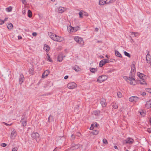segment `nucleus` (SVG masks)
<instances>
[{
	"instance_id": "864d4df0",
	"label": "nucleus",
	"mask_w": 151,
	"mask_h": 151,
	"mask_svg": "<svg viewBox=\"0 0 151 151\" xmlns=\"http://www.w3.org/2000/svg\"><path fill=\"white\" fill-rule=\"evenodd\" d=\"M4 23V22L3 20L0 19V24L1 25Z\"/></svg>"
},
{
	"instance_id": "3c124183",
	"label": "nucleus",
	"mask_w": 151,
	"mask_h": 151,
	"mask_svg": "<svg viewBox=\"0 0 151 151\" xmlns=\"http://www.w3.org/2000/svg\"><path fill=\"white\" fill-rule=\"evenodd\" d=\"M81 135V133L80 132H77L76 133V135L78 137H80Z\"/></svg>"
},
{
	"instance_id": "f704fd0d",
	"label": "nucleus",
	"mask_w": 151,
	"mask_h": 151,
	"mask_svg": "<svg viewBox=\"0 0 151 151\" xmlns=\"http://www.w3.org/2000/svg\"><path fill=\"white\" fill-rule=\"evenodd\" d=\"M116 0H106V1H107V3L109 4L111 3H112L114 2Z\"/></svg>"
},
{
	"instance_id": "8fccbe9b",
	"label": "nucleus",
	"mask_w": 151,
	"mask_h": 151,
	"mask_svg": "<svg viewBox=\"0 0 151 151\" xmlns=\"http://www.w3.org/2000/svg\"><path fill=\"white\" fill-rule=\"evenodd\" d=\"M94 114L95 115H98L99 113V111H96L94 112Z\"/></svg>"
},
{
	"instance_id": "603ef678",
	"label": "nucleus",
	"mask_w": 151,
	"mask_h": 151,
	"mask_svg": "<svg viewBox=\"0 0 151 151\" xmlns=\"http://www.w3.org/2000/svg\"><path fill=\"white\" fill-rule=\"evenodd\" d=\"M22 1L23 4H26L27 2L26 0H22Z\"/></svg>"
},
{
	"instance_id": "4468645a",
	"label": "nucleus",
	"mask_w": 151,
	"mask_h": 151,
	"mask_svg": "<svg viewBox=\"0 0 151 151\" xmlns=\"http://www.w3.org/2000/svg\"><path fill=\"white\" fill-rule=\"evenodd\" d=\"M100 103L103 107H105L107 104L106 100L103 98L101 99Z\"/></svg>"
},
{
	"instance_id": "a19ab883",
	"label": "nucleus",
	"mask_w": 151,
	"mask_h": 151,
	"mask_svg": "<svg viewBox=\"0 0 151 151\" xmlns=\"http://www.w3.org/2000/svg\"><path fill=\"white\" fill-rule=\"evenodd\" d=\"M103 142L104 144H107L108 143L107 140L106 139H103Z\"/></svg>"
},
{
	"instance_id": "c85d7f7f",
	"label": "nucleus",
	"mask_w": 151,
	"mask_h": 151,
	"mask_svg": "<svg viewBox=\"0 0 151 151\" xmlns=\"http://www.w3.org/2000/svg\"><path fill=\"white\" fill-rule=\"evenodd\" d=\"M7 27L9 29H11L13 27V25L11 23H10L7 26Z\"/></svg>"
},
{
	"instance_id": "aec40b11",
	"label": "nucleus",
	"mask_w": 151,
	"mask_h": 151,
	"mask_svg": "<svg viewBox=\"0 0 151 151\" xmlns=\"http://www.w3.org/2000/svg\"><path fill=\"white\" fill-rule=\"evenodd\" d=\"M16 135H17V133H16V131L14 130H13L11 132V138H14V137H16Z\"/></svg>"
},
{
	"instance_id": "20e7f679",
	"label": "nucleus",
	"mask_w": 151,
	"mask_h": 151,
	"mask_svg": "<svg viewBox=\"0 0 151 151\" xmlns=\"http://www.w3.org/2000/svg\"><path fill=\"white\" fill-rule=\"evenodd\" d=\"M80 29V27L79 26H77L75 27H73L70 26L68 28V30L69 31L70 33L73 32H76Z\"/></svg>"
},
{
	"instance_id": "2f4dec72",
	"label": "nucleus",
	"mask_w": 151,
	"mask_h": 151,
	"mask_svg": "<svg viewBox=\"0 0 151 151\" xmlns=\"http://www.w3.org/2000/svg\"><path fill=\"white\" fill-rule=\"evenodd\" d=\"M28 17L30 18H31L32 17V12L30 10H28Z\"/></svg>"
},
{
	"instance_id": "ddd939ff",
	"label": "nucleus",
	"mask_w": 151,
	"mask_h": 151,
	"mask_svg": "<svg viewBox=\"0 0 151 151\" xmlns=\"http://www.w3.org/2000/svg\"><path fill=\"white\" fill-rule=\"evenodd\" d=\"M108 62V60L107 59H103L100 62L99 65V66L100 67H102L106 63Z\"/></svg>"
},
{
	"instance_id": "4c0bfd02",
	"label": "nucleus",
	"mask_w": 151,
	"mask_h": 151,
	"mask_svg": "<svg viewBox=\"0 0 151 151\" xmlns=\"http://www.w3.org/2000/svg\"><path fill=\"white\" fill-rule=\"evenodd\" d=\"M124 54L126 56H127L129 58L130 57V54L129 53L126 51L124 52Z\"/></svg>"
},
{
	"instance_id": "72a5a7b5",
	"label": "nucleus",
	"mask_w": 151,
	"mask_h": 151,
	"mask_svg": "<svg viewBox=\"0 0 151 151\" xmlns=\"http://www.w3.org/2000/svg\"><path fill=\"white\" fill-rule=\"evenodd\" d=\"M140 83L141 84L145 85L146 84V83L144 81L143 79H141V80L139 81Z\"/></svg>"
},
{
	"instance_id": "680f3d73",
	"label": "nucleus",
	"mask_w": 151,
	"mask_h": 151,
	"mask_svg": "<svg viewBox=\"0 0 151 151\" xmlns=\"http://www.w3.org/2000/svg\"><path fill=\"white\" fill-rule=\"evenodd\" d=\"M147 90L148 92L151 93V88H148Z\"/></svg>"
},
{
	"instance_id": "2eb2a0df",
	"label": "nucleus",
	"mask_w": 151,
	"mask_h": 151,
	"mask_svg": "<svg viewBox=\"0 0 151 151\" xmlns=\"http://www.w3.org/2000/svg\"><path fill=\"white\" fill-rule=\"evenodd\" d=\"M129 80L130 81L129 83L131 85H135V82L134 78L133 77H129Z\"/></svg>"
},
{
	"instance_id": "9d476101",
	"label": "nucleus",
	"mask_w": 151,
	"mask_h": 151,
	"mask_svg": "<svg viewBox=\"0 0 151 151\" xmlns=\"http://www.w3.org/2000/svg\"><path fill=\"white\" fill-rule=\"evenodd\" d=\"M21 120V122H22V124L23 126H25L26 125V122H27V117L24 116H22Z\"/></svg>"
},
{
	"instance_id": "f257e3e1",
	"label": "nucleus",
	"mask_w": 151,
	"mask_h": 151,
	"mask_svg": "<svg viewBox=\"0 0 151 151\" xmlns=\"http://www.w3.org/2000/svg\"><path fill=\"white\" fill-rule=\"evenodd\" d=\"M48 34L50 38L55 41L61 42L63 41V38L60 37L51 32H48Z\"/></svg>"
},
{
	"instance_id": "6e6552de",
	"label": "nucleus",
	"mask_w": 151,
	"mask_h": 151,
	"mask_svg": "<svg viewBox=\"0 0 151 151\" xmlns=\"http://www.w3.org/2000/svg\"><path fill=\"white\" fill-rule=\"evenodd\" d=\"M133 142L134 140L133 139L130 137H128L124 141V142L125 144H131L133 143Z\"/></svg>"
},
{
	"instance_id": "e433bc0d",
	"label": "nucleus",
	"mask_w": 151,
	"mask_h": 151,
	"mask_svg": "<svg viewBox=\"0 0 151 151\" xmlns=\"http://www.w3.org/2000/svg\"><path fill=\"white\" fill-rule=\"evenodd\" d=\"M83 11H80L79 12V17L80 18H82L83 17V16H82L83 15Z\"/></svg>"
},
{
	"instance_id": "49530a36",
	"label": "nucleus",
	"mask_w": 151,
	"mask_h": 151,
	"mask_svg": "<svg viewBox=\"0 0 151 151\" xmlns=\"http://www.w3.org/2000/svg\"><path fill=\"white\" fill-rule=\"evenodd\" d=\"M6 144L4 143H2L1 144V146L4 147H6Z\"/></svg>"
},
{
	"instance_id": "774afa93",
	"label": "nucleus",
	"mask_w": 151,
	"mask_h": 151,
	"mask_svg": "<svg viewBox=\"0 0 151 151\" xmlns=\"http://www.w3.org/2000/svg\"><path fill=\"white\" fill-rule=\"evenodd\" d=\"M99 58H104V57L102 55H100L99 56Z\"/></svg>"
},
{
	"instance_id": "c9c22d12",
	"label": "nucleus",
	"mask_w": 151,
	"mask_h": 151,
	"mask_svg": "<svg viewBox=\"0 0 151 151\" xmlns=\"http://www.w3.org/2000/svg\"><path fill=\"white\" fill-rule=\"evenodd\" d=\"M113 107L115 109H116L118 108V105L116 103L112 105Z\"/></svg>"
},
{
	"instance_id": "ea45409f",
	"label": "nucleus",
	"mask_w": 151,
	"mask_h": 151,
	"mask_svg": "<svg viewBox=\"0 0 151 151\" xmlns=\"http://www.w3.org/2000/svg\"><path fill=\"white\" fill-rule=\"evenodd\" d=\"M117 95L118 97L121 98L122 97V94L121 92H118L117 93Z\"/></svg>"
},
{
	"instance_id": "4d7b16f0",
	"label": "nucleus",
	"mask_w": 151,
	"mask_h": 151,
	"mask_svg": "<svg viewBox=\"0 0 151 151\" xmlns=\"http://www.w3.org/2000/svg\"><path fill=\"white\" fill-rule=\"evenodd\" d=\"M141 94L142 96L145 95H146V93L145 92H141Z\"/></svg>"
},
{
	"instance_id": "6e6d98bb",
	"label": "nucleus",
	"mask_w": 151,
	"mask_h": 151,
	"mask_svg": "<svg viewBox=\"0 0 151 151\" xmlns=\"http://www.w3.org/2000/svg\"><path fill=\"white\" fill-rule=\"evenodd\" d=\"M3 123L6 125L8 126H10L12 124H8L7 123L4 122H3Z\"/></svg>"
},
{
	"instance_id": "bf43d9fd",
	"label": "nucleus",
	"mask_w": 151,
	"mask_h": 151,
	"mask_svg": "<svg viewBox=\"0 0 151 151\" xmlns=\"http://www.w3.org/2000/svg\"><path fill=\"white\" fill-rule=\"evenodd\" d=\"M32 35L34 36H36L37 35V34L36 32H34L32 33Z\"/></svg>"
},
{
	"instance_id": "a18cd8bd",
	"label": "nucleus",
	"mask_w": 151,
	"mask_h": 151,
	"mask_svg": "<svg viewBox=\"0 0 151 151\" xmlns=\"http://www.w3.org/2000/svg\"><path fill=\"white\" fill-rule=\"evenodd\" d=\"M79 106L78 105H76L75 108V110H77L79 109Z\"/></svg>"
},
{
	"instance_id": "393cba45",
	"label": "nucleus",
	"mask_w": 151,
	"mask_h": 151,
	"mask_svg": "<svg viewBox=\"0 0 151 151\" xmlns=\"http://www.w3.org/2000/svg\"><path fill=\"white\" fill-rule=\"evenodd\" d=\"M115 54L116 56L120 58H122V57L121 54L117 50L115 51Z\"/></svg>"
},
{
	"instance_id": "338daca9",
	"label": "nucleus",
	"mask_w": 151,
	"mask_h": 151,
	"mask_svg": "<svg viewBox=\"0 0 151 151\" xmlns=\"http://www.w3.org/2000/svg\"><path fill=\"white\" fill-rule=\"evenodd\" d=\"M22 37L21 36H18V39L19 40L21 39H22Z\"/></svg>"
},
{
	"instance_id": "37998d69",
	"label": "nucleus",
	"mask_w": 151,
	"mask_h": 151,
	"mask_svg": "<svg viewBox=\"0 0 151 151\" xmlns=\"http://www.w3.org/2000/svg\"><path fill=\"white\" fill-rule=\"evenodd\" d=\"M83 15H84L85 16H87L88 15V14L87 12H86L83 11Z\"/></svg>"
},
{
	"instance_id": "e2e57ef3",
	"label": "nucleus",
	"mask_w": 151,
	"mask_h": 151,
	"mask_svg": "<svg viewBox=\"0 0 151 151\" xmlns=\"http://www.w3.org/2000/svg\"><path fill=\"white\" fill-rule=\"evenodd\" d=\"M68 78V76H66L64 77V78L65 79H67Z\"/></svg>"
},
{
	"instance_id": "a211bd4d",
	"label": "nucleus",
	"mask_w": 151,
	"mask_h": 151,
	"mask_svg": "<svg viewBox=\"0 0 151 151\" xmlns=\"http://www.w3.org/2000/svg\"><path fill=\"white\" fill-rule=\"evenodd\" d=\"M24 78L22 74H21L20 75L19 78V83L20 84H22L24 81Z\"/></svg>"
},
{
	"instance_id": "39448f33",
	"label": "nucleus",
	"mask_w": 151,
	"mask_h": 151,
	"mask_svg": "<svg viewBox=\"0 0 151 151\" xmlns=\"http://www.w3.org/2000/svg\"><path fill=\"white\" fill-rule=\"evenodd\" d=\"M31 136L32 138L35 139L37 142L39 141L40 140L39 138V135L38 133L33 132Z\"/></svg>"
},
{
	"instance_id": "cd10ccee",
	"label": "nucleus",
	"mask_w": 151,
	"mask_h": 151,
	"mask_svg": "<svg viewBox=\"0 0 151 151\" xmlns=\"http://www.w3.org/2000/svg\"><path fill=\"white\" fill-rule=\"evenodd\" d=\"M139 112L140 113L141 115L143 116H144L145 115V113L144 111L143 110H139Z\"/></svg>"
},
{
	"instance_id": "052dcab7",
	"label": "nucleus",
	"mask_w": 151,
	"mask_h": 151,
	"mask_svg": "<svg viewBox=\"0 0 151 151\" xmlns=\"http://www.w3.org/2000/svg\"><path fill=\"white\" fill-rule=\"evenodd\" d=\"M147 131L149 133H151V130L150 128H148Z\"/></svg>"
},
{
	"instance_id": "f03ea898",
	"label": "nucleus",
	"mask_w": 151,
	"mask_h": 151,
	"mask_svg": "<svg viewBox=\"0 0 151 151\" xmlns=\"http://www.w3.org/2000/svg\"><path fill=\"white\" fill-rule=\"evenodd\" d=\"M107 78L108 77L106 75H102L98 77L97 81L99 83H101L106 80Z\"/></svg>"
},
{
	"instance_id": "7c9ffc66",
	"label": "nucleus",
	"mask_w": 151,
	"mask_h": 151,
	"mask_svg": "<svg viewBox=\"0 0 151 151\" xmlns=\"http://www.w3.org/2000/svg\"><path fill=\"white\" fill-rule=\"evenodd\" d=\"M53 120V118L52 116L50 115L48 118V122H50Z\"/></svg>"
},
{
	"instance_id": "de8ad7c7",
	"label": "nucleus",
	"mask_w": 151,
	"mask_h": 151,
	"mask_svg": "<svg viewBox=\"0 0 151 151\" xmlns=\"http://www.w3.org/2000/svg\"><path fill=\"white\" fill-rule=\"evenodd\" d=\"M47 60L49 61H50V62L51 61V60L50 59L49 55L48 54H47Z\"/></svg>"
},
{
	"instance_id": "dca6fc26",
	"label": "nucleus",
	"mask_w": 151,
	"mask_h": 151,
	"mask_svg": "<svg viewBox=\"0 0 151 151\" xmlns=\"http://www.w3.org/2000/svg\"><path fill=\"white\" fill-rule=\"evenodd\" d=\"M50 73V71L49 70H45L44 73H43L42 76V78H44L45 77L47 76L49 74V73Z\"/></svg>"
},
{
	"instance_id": "4be33fe9",
	"label": "nucleus",
	"mask_w": 151,
	"mask_h": 151,
	"mask_svg": "<svg viewBox=\"0 0 151 151\" xmlns=\"http://www.w3.org/2000/svg\"><path fill=\"white\" fill-rule=\"evenodd\" d=\"M73 69L76 72L80 71L81 70V69L79 66L77 65H75L73 68Z\"/></svg>"
},
{
	"instance_id": "a878e982",
	"label": "nucleus",
	"mask_w": 151,
	"mask_h": 151,
	"mask_svg": "<svg viewBox=\"0 0 151 151\" xmlns=\"http://www.w3.org/2000/svg\"><path fill=\"white\" fill-rule=\"evenodd\" d=\"M90 71L93 73H95L96 72H97V68H90Z\"/></svg>"
},
{
	"instance_id": "b1692460",
	"label": "nucleus",
	"mask_w": 151,
	"mask_h": 151,
	"mask_svg": "<svg viewBox=\"0 0 151 151\" xmlns=\"http://www.w3.org/2000/svg\"><path fill=\"white\" fill-rule=\"evenodd\" d=\"M99 132V131L96 129H93L92 132V133L94 135L97 134Z\"/></svg>"
},
{
	"instance_id": "bb28decb",
	"label": "nucleus",
	"mask_w": 151,
	"mask_h": 151,
	"mask_svg": "<svg viewBox=\"0 0 151 151\" xmlns=\"http://www.w3.org/2000/svg\"><path fill=\"white\" fill-rule=\"evenodd\" d=\"M135 71V65L133 64L131 66V72H134Z\"/></svg>"
},
{
	"instance_id": "9b49d317",
	"label": "nucleus",
	"mask_w": 151,
	"mask_h": 151,
	"mask_svg": "<svg viewBox=\"0 0 151 151\" xmlns=\"http://www.w3.org/2000/svg\"><path fill=\"white\" fill-rule=\"evenodd\" d=\"M67 9L66 8L62 6H60L58 8L57 11V12L60 13H63Z\"/></svg>"
},
{
	"instance_id": "6ab92c4d",
	"label": "nucleus",
	"mask_w": 151,
	"mask_h": 151,
	"mask_svg": "<svg viewBox=\"0 0 151 151\" xmlns=\"http://www.w3.org/2000/svg\"><path fill=\"white\" fill-rule=\"evenodd\" d=\"M106 0H100L99 2V5H102L105 4H108L107 3V2Z\"/></svg>"
},
{
	"instance_id": "f8f14e48",
	"label": "nucleus",
	"mask_w": 151,
	"mask_h": 151,
	"mask_svg": "<svg viewBox=\"0 0 151 151\" xmlns=\"http://www.w3.org/2000/svg\"><path fill=\"white\" fill-rule=\"evenodd\" d=\"M81 145L80 144L72 145V146L70 147V149L71 150L77 149L80 148Z\"/></svg>"
},
{
	"instance_id": "f3484780",
	"label": "nucleus",
	"mask_w": 151,
	"mask_h": 151,
	"mask_svg": "<svg viewBox=\"0 0 151 151\" xmlns=\"http://www.w3.org/2000/svg\"><path fill=\"white\" fill-rule=\"evenodd\" d=\"M65 56H63L61 54H60L58 56V60L59 62H61L63 59V57H65Z\"/></svg>"
},
{
	"instance_id": "0eeeda50",
	"label": "nucleus",
	"mask_w": 151,
	"mask_h": 151,
	"mask_svg": "<svg viewBox=\"0 0 151 151\" xmlns=\"http://www.w3.org/2000/svg\"><path fill=\"white\" fill-rule=\"evenodd\" d=\"M139 99V98L136 96H132L129 98V101L131 102H136Z\"/></svg>"
},
{
	"instance_id": "412c9836",
	"label": "nucleus",
	"mask_w": 151,
	"mask_h": 151,
	"mask_svg": "<svg viewBox=\"0 0 151 151\" xmlns=\"http://www.w3.org/2000/svg\"><path fill=\"white\" fill-rule=\"evenodd\" d=\"M145 107L147 108L151 107V100L147 102L145 104Z\"/></svg>"
},
{
	"instance_id": "473e14b6",
	"label": "nucleus",
	"mask_w": 151,
	"mask_h": 151,
	"mask_svg": "<svg viewBox=\"0 0 151 151\" xmlns=\"http://www.w3.org/2000/svg\"><path fill=\"white\" fill-rule=\"evenodd\" d=\"M137 75L141 79H142V78L144 76V75L142 73H141L139 72H138L137 73Z\"/></svg>"
},
{
	"instance_id": "c03bdc74",
	"label": "nucleus",
	"mask_w": 151,
	"mask_h": 151,
	"mask_svg": "<svg viewBox=\"0 0 151 151\" xmlns=\"http://www.w3.org/2000/svg\"><path fill=\"white\" fill-rule=\"evenodd\" d=\"M124 79L126 81H127V80H129V78H128L126 76H124L123 77Z\"/></svg>"
},
{
	"instance_id": "1a4fd4ad",
	"label": "nucleus",
	"mask_w": 151,
	"mask_h": 151,
	"mask_svg": "<svg viewBox=\"0 0 151 151\" xmlns=\"http://www.w3.org/2000/svg\"><path fill=\"white\" fill-rule=\"evenodd\" d=\"M146 59L147 63H151V56L150 55L149 51L148 52L146 55Z\"/></svg>"
},
{
	"instance_id": "5fc2aeb1",
	"label": "nucleus",
	"mask_w": 151,
	"mask_h": 151,
	"mask_svg": "<svg viewBox=\"0 0 151 151\" xmlns=\"http://www.w3.org/2000/svg\"><path fill=\"white\" fill-rule=\"evenodd\" d=\"M12 151H17V148L14 147L12 149Z\"/></svg>"
},
{
	"instance_id": "c756f323",
	"label": "nucleus",
	"mask_w": 151,
	"mask_h": 151,
	"mask_svg": "<svg viewBox=\"0 0 151 151\" xmlns=\"http://www.w3.org/2000/svg\"><path fill=\"white\" fill-rule=\"evenodd\" d=\"M12 9V8L11 6H9L8 7L6 8V10L8 12H11Z\"/></svg>"
},
{
	"instance_id": "58836bf2",
	"label": "nucleus",
	"mask_w": 151,
	"mask_h": 151,
	"mask_svg": "<svg viewBox=\"0 0 151 151\" xmlns=\"http://www.w3.org/2000/svg\"><path fill=\"white\" fill-rule=\"evenodd\" d=\"M34 70L33 68H32L29 70V73L31 75H33V74Z\"/></svg>"
},
{
	"instance_id": "5701e85b",
	"label": "nucleus",
	"mask_w": 151,
	"mask_h": 151,
	"mask_svg": "<svg viewBox=\"0 0 151 151\" xmlns=\"http://www.w3.org/2000/svg\"><path fill=\"white\" fill-rule=\"evenodd\" d=\"M44 49L46 52H48L50 50V47L48 45L45 44L44 45Z\"/></svg>"
},
{
	"instance_id": "09e8293b",
	"label": "nucleus",
	"mask_w": 151,
	"mask_h": 151,
	"mask_svg": "<svg viewBox=\"0 0 151 151\" xmlns=\"http://www.w3.org/2000/svg\"><path fill=\"white\" fill-rule=\"evenodd\" d=\"M130 32L131 34H133L134 37H136L137 35H136V34L138 33L137 32Z\"/></svg>"
},
{
	"instance_id": "69168bd1",
	"label": "nucleus",
	"mask_w": 151,
	"mask_h": 151,
	"mask_svg": "<svg viewBox=\"0 0 151 151\" xmlns=\"http://www.w3.org/2000/svg\"><path fill=\"white\" fill-rule=\"evenodd\" d=\"M8 19V18H5L3 20V21H4V22L5 21H7V20Z\"/></svg>"
},
{
	"instance_id": "13d9d810",
	"label": "nucleus",
	"mask_w": 151,
	"mask_h": 151,
	"mask_svg": "<svg viewBox=\"0 0 151 151\" xmlns=\"http://www.w3.org/2000/svg\"><path fill=\"white\" fill-rule=\"evenodd\" d=\"M93 129V125H92L91 124V127L90 128V130H92Z\"/></svg>"
},
{
	"instance_id": "0e129e2a",
	"label": "nucleus",
	"mask_w": 151,
	"mask_h": 151,
	"mask_svg": "<svg viewBox=\"0 0 151 151\" xmlns=\"http://www.w3.org/2000/svg\"><path fill=\"white\" fill-rule=\"evenodd\" d=\"M99 30V29L98 28H96L95 29V31L96 32H98Z\"/></svg>"
},
{
	"instance_id": "79ce46f5",
	"label": "nucleus",
	"mask_w": 151,
	"mask_h": 151,
	"mask_svg": "<svg viewBox=\"0 0 151 151\" xmlns=\"http://www.w3.org/2000/svg\"><path fill=\"white\" fill-rule=\"evenodd\" d=\"M92 124L93 125V127L96 128L97 127L99 126V124L96 122L95 123L93 124Z\"/></svg>"
},
{
	"instance_id": "423d86ee",
	"label": "nucleus",
	"mask_w": 151,
	"mask_h": 151,
	"mask_svg": "<svg viewBox=\"0 0 151 151\" xmlns=\"http://www.w3.org/2000/svg\"><path fill=\"white\" fill-rule=\"evenodd\" d=\"M68 87L70 89L74 88L77 87V85L73 82L69 83L67 85Z\"/></svg>"
},
{
	"instance_id": "7ed1b4c3",
	"label": "nucleus",
	"mask_w": 151,
	"mask_h": 151,
	"mask_svg": "<svg viewBox=\"0 0 151 151\" xmlns=\"http://www.w3.org/2000/svg\"><path fill=\"white\" fill-rule=\"evenodd\" d=\"M75 40L77 43L80 44L81 45H84V42L83 39L81 38L76 36L74 38Z\"/></svg>"
}]
</instances>
